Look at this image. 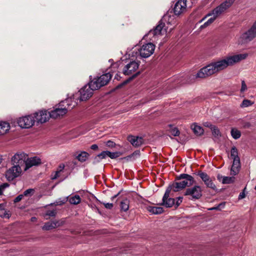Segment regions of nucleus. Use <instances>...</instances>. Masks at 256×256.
Returning a JSON list of instances; mask_svg holds the SVG:
<instances>
[{"mask_svg":"<svg viewBox=\"0 0 256 256\" xmlns=\"http://www.w3.org/2000/svg\"><path fill=\"white\" fill-rule=\"evenodd\" d=\"M104 204L105 208L108 209H111L113 207V204L112 203H104Z\"/></svg>","mask_w":256,"mask_h":256,"instance_id":"de8ad7c7","label":"nucleus"},{"mask_svg":"<svg viewBox=\"0 0 256 256\" xmlns=\"http://www.w3.org/2000/svg\"><path fill=\"white\" fill-rule=\"evenodd\" d=\"M2 156L0 154V164L2 162Z\"/></svg>","mask_w":256,"mask_h":256,"instance_id":"bf43d9fd","label":"nucleus"},{"mask_svg":"<svg viewBox=\"0 0 256 256\" xmlns=\"http://www.w3.org/2000/svg\"><path fill=\"white\" fill-rule=\"evenodd\" d=\"M230 132L232 137L235 140H237L240 137L241 132L237 129L232 128Z\"/></svg>","mask_w":256,"mask_h":256,"instance_id":"2f4dec72","label":"nucleus"},{"mask_svg":"<svg viewBox=\"0 0 256 256\" xmlns=\"http://www.w3.org/2000/svg\"><path fill=\"white\" fill-rule=\"evenodd\" d=\"M210 125H212L210 124V123H208V122H206L205 124H204V126H208V127H209L210 128Z\"/></svg>","mask_w":256,"mask_h":256,"instance_id":"6e6d98bb","label":"nucleus"},{"mask_svg":"<svg viewBox=\"0 0 256 256\" xmlns=\"http://www.w3.org/2000/svg\"><path fill=\"white\" fill-rule=\"evenodd\" d=\"M108 151H103L100 154H98L95 158L94 160L95 161H96L97 162H99V160H98V158H100V160L105 158L106 156H108Z\"/></svg>","mask_w":256,"mask_h":256,"instance_id":"c9c22d12","label":"nucleus"},{"mask_svg":"<svg viewBox=\"0 0 256 256\" xmlns=\"http://www.w3.org/2000/svg\"><path fill=\"white\" fill-rule=\"evenodd\" d=\"M191 128L194 132L198 136H200L204 133L203 128L198 125L194 124L192 125Z\"/></svg>","mask_w":256,"mask_h":256,"instance_id":"bb28decb","label":"nucleus"},{"mask_svg":"<svg viewBox=\"0 0 256 256\" xmlns=\"http://www.w3.org/2000/svg\"><path fill=\"white\" fill-rule=\"evenodd\" d=\"M64 168V164H60L58 170L56 172L52 178V180H55L60 176V173L63 170Z\"/></svg>","mask_w":256,"mask_h":256,"instance_id":"473e14b6","label":"nucleus"},{"mask_svg":"<svg viewBox=\"0 0 256 256\" xmlns=\"http://www.w3.org/2000/svg\"><path fill=\"white\" fill-rule=\"evenodd\" d=\"M118 194L112 197V198H116Z\"/></svg>","mask_w":256,"mask_h":256,"instance_id":"052dcab7","label":"nucleus"},{"mask_svg":"<svg viewBox=\"0 0 256 256\" xmlns=\"http://www.w3.org/2000/svg\"><path fill=\"white\" fill-rule=\"evenodd\" d=\"M5 209V204H0V210H4Z\"/></svg>","mask_w":256,"mask_h":256,"instance_id":"5fc2aeb1","label":"nucleus"},{"mask_svg":"<svg viewBox=\"0 0 256 256\" xmlns=\"http://www.w3.org/2000/svg\"><path fill=\"white\" fill-rule=\"evenodd\" d=\"M212 16L206 22H205L202 25L200 26V29L204 28L208 26H210V24H212L214 21V20L216 19V17L218 16H216L214 14H213L212 12L211 13H209L206 16H205L200 21V22H201L203 21L204 20H205L207 16Z\"/></svg>","mask_w":256,"mask_h":256,"instance_id":"5701e85b","label":"nucleus"},{"mask_svg":"<svg viewBox=\"0 0 256 256\" xmlns=\"http://www.w3.org/2000/svg\"><path fill=\"white\" fill-rule=\"evenodd\" d=\"M210 129L212 131V135L216 138H219L220 136V132L218 128L213 125H210Z\"/></svg>","mask_w":256,"mask_h":256,"instance_id":"7c9ffc66","label":"nucleus"},{"mask_svg":"<svg viewBox=\"0 0 256 256\" xmlns=\"http://www.w3.org/2000/svg\"><path fill=\"white\" fill-rule=\"evenodd\" d=\"M22 172V168L20 166H18L14 165L6 172V177L8 180L12 181L15 178L20 176Z\"/></svg>","mask_w":256,"mask_h":256,"instance_id":"4468645a","label":"nucleus"},{"mask_svg":"<svg viewBox=\"0 0 256 256\" xmlns=\"http://www.w3.org/2000/svg\"><path fill=\"white\" fill-rule=\"evenodd\" d=\"M34 191V190L33 188H28L22 194H24V196H30L33 194Z\"/></svg>","mask_w":256,"mask_h":256,"instance_id":"58836bf2","label":"nucleus"},{"mask_svg":"<svg viewBox=\"0 0 256 256\" xmlns=\"http://www.w3.org/2000/svg\"><path fill=\"white\" fill-rule=\"evenodd\" d=\"M235 0H226L220 6L216 7L212 10V14L216 16H219L229 8L234 2Z\"/></svg>","mask_w":256,"mask_h":256,"instance_id":"2eb2a0df","label":"nucleus"},{"mask_svg":"<svg viewBox=\"0 0 256 256\" xmlns=\"http://www.w3.org/2000/svg\"><path fill=\"white\" fill-rule=\"evenodd\" d=\"M246 188H244V190L238 196V199L239 200L242 199V198H245L246 194H245L244 190H245Z\"/></svg>","mask_w":256,"mask_h":256,"instance_id":"49530a36","label":"nucleus"},{"mask_svg":"<svg viewBox=\"0 0 256 256\" xmlns=\"http://www.w3.org/2000/svg\"><path fill=\"white\" fill-rule=\"evenodd\" d=\"M106 145L108 146V147H114L115 145V144L111 141V140H108V142H106Z\"/></svg>","mask_w":256,"mask_h":256,"instance_id":"09e8293b","label":"nucleus"},{"mask_svg":"<svg viewBox=\"0 0 256 256\" xmlns=\"http://www.w3.org/2000/svg\"><path fill=\"white\" fill-rule=\"evenodd\" d=\"M139 66L140 64L138 62L136 61L130 62L124 68L123 74L126 76L132 75L130 80H132L140 73L139 71H138Z\"/></svg>","mask_w":256,"mask_h":256,"instance_id":"6e6552de","label":"nucleus"},{"mask_svg":"<svg viewBox=\"0 0 256 256\" xmlns=\"http://www.w3.org/2000/svg\"><path fill=\"white\" fill-rule=\"evenodd\" d=\"M68 198V197H66V198H63L62 200H61L60 199L56 201V202L54 203L55 205L60 206L64 204L67 201Z\"/></svg>","mask_w":256,"mask_h":256,"instance_id":"37998d69","label":"nucleus"},{"mask_svg":"<svg viewBox=\"0 0 256 256\" xmlns=\"http://www.w3.org/2000/svg\"><path fill=\"white\" fill-rule=\"evenodd\" d=\"M155 46L152 42H148L140 48L139 52L141 57L147 58L150 56L154 52Z\"/></svg>","mask_w":256,"mask_h":256,"instance_id":"f8f14e48","label":"nucleus"},{"mask_svg":"<svg viewBox=\"0 0 256 256\" xmlns=\"http://www.w3.org/2000/svg\"><path fill=\"white\" fill-rule=\"evenodd\" d=\"M186 0H178L174 4V12L175 15L179 16L186 12Z\"/></svg>","mask_w":256,"mask_h":256,"instance_id":"a211bd4d","label":"nucleus"},{"mask_svg":"<svg viewBox=\"0 0 256 256\" xmlns=\"http://www.w3.org/2000/svg\"><path fill=\"white\" fill-rule=\"evenodd\" d=\"M218 179L222 180V183L224 184H232L234 182V178L230 176H224L220 175L218 176Z\"/></svg>","mask_w":256,"mask_h":256,"instance_id":"a878e982","label":"nucleus"},{"mask_svg":"<svg viewBox=\"0 0 256 256\" xmlns=\"http://www.w3.org/2000/svg\"><path fill=\"white\" fill-rule=\"evenodd\" d=\"M184 196H189L191 200H198L202 196V188L199 186L188 188L184 192Z\"/></svg>","mask_w":256,"mask_h":256,"instance_id":"9b49d317","label":"nucleus"},{"mask_svg":"<svg viewBox=\"0 0 256 256\" xmlns=\"http://www.w3.org/2000/svg\"><path fill=\"white\" fill-rule=\"evenodd\" d=\"M9 186V184L7 183H4L0 186V187L2 188L4 190Z\"/></svg>","mask_w":256,"mask_h":256,"instance_id":"3c124183","label":"nucleus"},{"mask_svg":"<svg viewBox=\"0 0 256 256\" xmlns=\"http://www.w3.org/2000/svg\"><path fill=\"white\" fill-rule=\"evenodd\" d=\"M96 90L91 86L90 82L88 84L84 86L78 92L70 95L69 97H72L71 102H76V106L79 102L86 100L90 98L93 94V92Z\"/></svg>","mask_w":256,"mask_h":256,"instance_id":"7ed1b4c3","label":"nucleus"},{"mask_svg":"<svg viewBox=\"0 0 256 256\" xmlns=\"http://www.w3.org/2000/svg\"><path fill=\"white\" fill-rule=\"evenodd\" d=\"M128 142L134 146H140L143 142L142 138L138 136H128Z\"/></svg>","mask_w":256,"mask_h":256,"instance_id":"b1692460","label":"nucleus"},{"mask_svg":"<svg viewBox=\"0 0 256 256\" xmlns=\"http://www.w3.org/2000/svg\"><path fill=\"white\" fill-rule=\"evenodd\" d=\"M62 224V222L59 221L48 222L44 224L42 228L43 230H48L60 226Z\"/></svg>","mask_w":256,"mask_h":256,"instance_id":"4be33fe9","label":"nucleus"},{"mask_svg":"<svg viewBox=\"0 0 256 256\" xmlns=\"http://www.w3.org/2000/svg\"><path fill=\"white\" fill-rule=\"evenodd\" d=\"M112 75L110 73L104 74L98 78H94L90 80L92 86L96 90L100 88L107 84L111 79Z\"/></svg>","mask_w":256,"mask_h":256,"instance_id":"1a4fd4ad","label":"nucleus"},{"mask_svg":"<svg viewBox=\"0 0 256 256\" xmlns=\"http://www.w3.org/2000/svg\"><path fill=\"white\" fill-rule=\"evenodd\" d=\"M255 190H256V186H255Z\"/></svg>","mask_w":256,"mask_h":256,"instance_id":"680f3d73","label":"nucleus"},{"mask_svg":"<svg viewBox=\"0 0 256 256\" xmlns=\"http://www.w3.org/2000/svg\"><path fill=\"white\" fill-rule=\"evenodd\" d=\"M89 154L86 152H82L76 156V158L80 162H85L88 158Z\"/></svg>","mask_w":256,"mask_h":256,"instance_id":"cd10ccee","label":"nucleus"},{"mask_svg":"<svg viewBox=\"0 0 256 256\" xmlns=\"http://www.w3.org/2000/svg\"><path fill=\"white\" fill-rule=\"evenodd\" d=\"M248 56V54L246 53L230 55L212 62L202 68L197 73L196 77L205 78L226 69L228 66H234L242 60L246 59Z\"/></svg>","mask_w":256,"mask_h":256,"instance_id":"f257e3e1","label":"nucleus"},{"mask_svg":"<svg viewBox=\"0 0 256 256\" xmlns=\"http://www.w3.org/2000/svg\"><path fill=\"white\" fill-rule=\"evenodd\" d=\"M230 157L233 159L232 164L231 168L230 174L232 176L236 175L240 172V158L236 146H234L230 150Z\"/></svg>","mask_w":256,"mask_h":256,"instance_id":"0eeeda50","label":"nucleus"},{"mask_svg":"<svg viewBox=\"0 0 256 256\" xmlns=\"http://www.w3.org/2000/svg\"><path fill=\"white\" fill-rule=\"evenodd\" d=\"M121 210L124 212L127 211L129 208V202L127 200H124L120 202Z\"/></svg>","mask_w":256,"mask_h":256,"instance_id":"72a5a7b5","label":"nucleus"},{"mask_svg":"<svg viewBox=\"0 0 256 256\" xmlns=\"http://www.w3.org/2000/svg\"><path fill=\"white\" fill-rule=\"evenodd\" d=\"M69 202L71 204H77L80 202V198L79 196L76 195L70 198L69 200Z\"/></svg>","mask_w":256,"mask_h":256,"instance_id":"f704fd0d","label":"nucleus"},{"mask_svg":"<svg viewBox=\"0 0 256 256\" xmlns=\"http://www.w3.org/2000/svg\"><path fill=\"white\" fill-rule=\"evenodd\" d=\"M248 89L247 86L244 82V80L242 81V86L240 90V92L241 93L244 92Z\"/></svg>","mask_w":256,"mask_h":256,"instance_id":"79ce46f5","label":"nucleus"},{"mask_svg":"<svg viewBox=\"0 0 256 256\" xmlns=\"http://www.w3.org/2000/svg\"><path fill=\"white\" fill-rule=\"evenodd\" d=\"M251 126V124L250 122H246L244 124V128H249Z\"/></svg>","mask_w":256,"mask_h":256,"instance_id":"603ef678","label":"nucleus"},{"mask_svg":"<svg viewBox=\"0 0 256 256\" xmlns=\"http://www.w3.org/2000/svg\"><path fill=\"white\" fill-rule=\"evenodd\" d=\"M235 0H226L220 6L216 7L212 10V14L216 16H219L229 8L234 2Z\"/></svg>","mask_w":256,"mask_h":256,"instance_id":"dca6fc26","label":"nucleus"},{"mask_svg":"<svg viewBox=\"0 0 256 256\" xmlns=\"http://www.w3.org/2000/svg\"><path fill=\"white\" fill-rule=\"evenodd\" d=\"M253 102L248 100H244L240 104V106L242 108H246L252 106Z\"/></svg>","mask_w":256,"mask_h":256,"instance_id":"e433bc0d","label":"nucleus"},{"mask_svg":"<svg viewBox=\"0 0 256 256\" xmlns=\"http://www.w3.org/2000/svg\"><path fill=\"white\" fill-rule=\"evenodd\" d=\"M36 122L38 123H44L48 121L50 117L49 112L46 110H40L33 114Z\"/></svg>","mask_w":256,"mask_h":256,"instance_id":"f3484780","label":"nucleus"},{"mask_svg":"<svg viewBox=\"0 0 256 256\" xmlns=\"http://www.w3.org/2000/svg\"><path fill=\"white\" fill-rule=\"evenodd\" d=\"M171 134L174 136H178L180 134V132L177 128H175L172 130Z\"/></svg>","mask_w":256,"mask_h":256,"instance_id":"c03bdc74","label":"nucleus"},{"mask_svg":"<svg viewBox=\"0 0 256 256\" xmlns=\"http://www.w3.org/2000/svg\"><path fill=\"white\" fill-rule=\"evenodd\" d=\"M164 22L160 21L158 24L152 30H150L144 38H149L152 42H156L160 36L165 34L166 30L164 28Z\"/></svg>","mask_w":256,"mask_h":256,"instance_id":"423d86ee","label":"nucleus"},{"mask_svg":"<svg viewBox=\"0 0 256 256\" xmlns=\"http://www.w3.org/2000/svg\"><path fill=\"white\" fill-rule=\"evenodd\" d=\"M40 163L41 160L38 157L34 156L28 158V156L24 170L26 171L31 167L38 166Z\"/></svg>","mask_w":256,"mask_h":256,"instance_id":"412c9836","label":"nucleus"},{"mask_svg":"<svg viewBox=\"0 0 256 256\" xmlns=\"http://www.w3.org/2000/svg\"><path fill=\"white\" fill-rule=\"evenodd\" d=\"M198 176L200 178L208 188H210L213 190H216V185L206 173L200 171L198 172Z\"/></svg>","mask_w":256,"mask_h":256,"instance_id":"6ab92c4d","label":"nucleus"},{"mask_svg":"<svg viewBox=\"0 0 256 256\" xmlns=\"http://www.w3.org/2000/svg\"><path fill=\"white\" fill-rule=\"evenodd\" d=\"M172 190L170 188H168L162 198V205L166 208H170L174 204V200L169 198L170 192Z\"/></svg>","mask_w":256,"mask_h":256,"instance_id":"aec40b11","label":"nucleus"},{"mask_svg":"<svg viewBox=\"0 0 256 256\" xmlns=\"http://www.w3.org/2000/svg\"><path fill=\"white\" fill-rule=\"evenodd\" d=\"M4 190L0 187V195L2 194Z\"/></svg>","mask_w":256,"mask_h":256,"instance_id":"13d9d810","label":"nucleus"},{"mask_svg":"<svg viewBox=\"0 0 256 256\" xmlns=\"http://www.w3.org/2000/svg\"><path fill=\"white\" fill-rule=\"evenodd\" d=\"M72 97H68L64 100L62 101L58 106L54 110L49 112V116L54 118H57L64 115L68 110H72L76 106V102H72Z\"/></svg>","mask_w":256,"mask_h":256,"instance_id":"f03ea898","label":"nucleus"},{"mask_svg":"<svg viewBox=\"0 0 256 256\" xmlns=\"http://www.w3.org/2000/svg\"><path fill=\"white\" fill-rule=\"evenodd\" d=\"M177 201L176 203V206H178L182 202V197H178L177 198Z\"/></svg>","mask_w":256,"mask_h":256,"instance_id":"8fccbe9b","label":"nucleus"},{"mask_svg":"<svg viewBox=\"0 0 256 256\" xmlns=\"http://www.w3.org/2000/svg\"><path fill=\"white\" fill-rule=\"evenodd\" d=\"M256 37V21L248 31L242 33L236 38V43L239 45L246 44L252 41Z\"/></svg>","mask_w":256,"mask_h":256,"instance_id":"39448f33","label":"nucleus"},{"mask_svg":"<svg viewBox=\"0 0 256 256\" xmlns=\"http://www.w3.org/2000/svg\"><path fill=\"white\" fill-rule=\"evenodd\" d=\"M90 148L93 150H96L98 148V146L96 144H94L91 146Z\"/></svg>","mask_w":256,"mask_h":256,"instance_id":"864d4df0","label":"nucleus"},{"mask_svg":"<svg viewBox=\"0 0 256 256\" xmlns=\"http://www.w3.org/2000/svg\"><path fill=\"white\" fill-rule=\"evenodd\" d=\"M27 156L28 155L24 152H17L12 158V162L13 165L21 168L22 166L26 164Z\"/></svg>","mask_w":256,"mask_h":256,"instance_id":"ddd939ff","label":"nucleus"},{"mask_svg":"<svg viewBox=\"0 0 256 256\" xmlns=\"http://www.w3.org/2000/svg\"><path fill=\"white\" fill-rule=\"evenodd\" d=\"M0 128H2L1 134H3L6 133L10 128V124L8 122H0Z\"/></svg>","mask_w":256,"mask_h":256,"instance_id":"c756f323","label":"nucleus"},{"mask_svg":"<svg viewBox=\"0 0 256 256\" xmlns=\"http://www.w3.org/2000/svg\"><path fill=\"white\" fill-rule=\"evenodd\" d=\"M24 196L23 194L18 195L14 200V202L16 203V202H19L20 201L22 200V198Z\"/></svg>","mask_w":256,"mask_h":256,"instance_id":"a18cd8bd","label":"nucleus"},{"mask_svg":"<svg viewBox=\"0 0 256 256\" xmlns=\"http://www.w3.org/2000/svg\"><path fill=\"white\" fill-rule=\"evenodd\" d=\"M36 122L33 114L20 118L18 120V125L23 128H31Z\"/></svg>","mask_w":256,"mask_h":256,"instance_id":"9d476101","label":"nucleus"},{"mask_svg":"<svg viewBox=\"0 0 256 256\" xmlns=\"http://www.w3.org/2000/svg\"><path fill=\"white\" fill-rule=\"evenodd\" d=\"M148 210L153 214H158L163 212V208L161 207L149 206Z\"/></svg>","mask_w":256,"mask_h":256,"instance_id":"c85d7f7f","label":"nucleus"},{"mask_svg":"<svg viewBox=\"0 0 256 256\" xmlns=\"http://www.w3.org/2000/svg\"><path fill=\"white\" fill-rule=\"evenodd\" d=\"M160 21L164 22H166L168 24L170 25L175 24L176 22L174 16L173 15L171 16L169 14L164 15Z\"/></svg>","mask_w":256,"mask_h":256,"instance_id":"393cba45","label":"nucleus"},{"mask_svg":"<svg viewBox=\"0 0 256 256\" xmlns=\"http://www.w3.org/2000/svg\"><path fill=\"white\" fill-rule=\"evenodd\" d=\"M224 205H225L224 203H221V204H219L218 206H214V207H212V208H210L208 209V210H220L221 208H224Z\"/></svg>","mask_w":256,"mask_h":256,"instance_id":"a19ab883","label":"nucleus"},{"mask_svg":"<svg viewBox=\"0 0 256 256\" xmlns=\"http://www.w3.org/2000/svg\"><path fill=\"white\" fill-rule=\"evenodd\" d=\"M56 214V212L54 210H47L46 214H44V217L46 219H48V217L50 216H54Z\"/></svg>","mask_w":256,"mask_h":256,"instance_id":"4c0bfd02","label":"nucleus"},{"mask_svg":"<svg viewBox=\"0 0 256 256\" xmlns=\"http://www.w3.org/2000/svg\"><path fill=\"white\" fill-rule=\"evenodd\" d=\"M108 156L111 158H116L120 156V153L118 152H112L109 151L108 152Z\"/></svg>","mask_w":256,"mask_h":256,"instance_id":"ea45409f","label":"nucleus"},{"mask_svg":"<svg viewBox=\"0 0 256 256\" xmlns=\"http://www.w3.org/2000/svg\"><path fill=\"white\" fill-rule=\"evenodd\" d=\"M178 180L180 181L174 182L168 186L174 192L180 191L186 187L190 186L194 182V178L192 176L186 174H180L178 178Z\"/></svg>","mask_w":256,"mask_h":256,"instance_id":"20e7f679","label":"nucleus"},{"mask_svg":"<svg viewBox=\"0 0 256 256\" xmlns=\"http://www.w3.org/2000/svg\"><path fill=\"white\" fill-rule=\"evenodd\" d=\"M36 220V218L35 217H32V218H31V220H32V222H34V221Z\"/></svg>","mask_w":256,"mask_h":256,"instance_id":"4d7b16f0","label":"nucleus"}]
</instances>
